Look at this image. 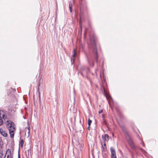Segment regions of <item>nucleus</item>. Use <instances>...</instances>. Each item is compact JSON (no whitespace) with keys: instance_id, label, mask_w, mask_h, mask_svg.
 <instances>
[{"instance_id":"1","label":"nucleus","mask_w":158,"mask_h":158,"mask_svg":"<svg viewBox=\"0 0 158 158\" xmlns=\"http://www.w3.org/2000/svg\"><path fill=\"white\" fill-rule=\"evenodd\" d=\"M6 123L7 127L9 130L10 137L13 138L14 135V131L15 130V124L10 120H7Z\"/></svg>"},{"instance_id":"2","label":"nucleus","mask_w":158,"mask_h":158,"mask_svg":"<svg viewBox=\"0 0 158 158\" xmlns=\"http://www.w3.org/2000/svg\"><path fill=\"white\" fill-rule=\"evenodd\" d=\"M123 130L126 132V138L127 141L128 142V144L130 146V147L133 150H135L136 149V148L134 145V143L130 136L126 132V129L125 127L124 126H121Z\"/></svg>"},{"instance_id":"3","label":"nucleus","mask_w":158,"mask_h":158,"mask_svg":"<svg viewBox=\"0 0 158 158\" xmlns=\"http://www.w3.org/2000/svg\"><path fill=\"white\" fill-rule=\"evenodd\" d=\"M92 46L93 48V53L94 56H95V58L96 60V62H98V51L97 48L96 44L94 41L92 44Z\"/></svg>"},{"instance_id":"4","label":"nucleus","mask_w":158,"mask_h":158,"mask_svg":"<svg viewBox=\"0 0 158 158\" xmlns=\"http://www.w3.org/2000/svg\"><path fill=\"white\" fill-rule=\"evenodd\" d=\"M110 150L111 153V158H117L116 152L114 148L113 147H111Z\"/></svg>"},{"instance_id":"5","label":"nucleus","mask_w":158,"mask_h":158,"mask_svg":"<svg viewBox=\"0 0 158 158\" xmlns=\"http://www.w3.org/2000/svg\"><path fill=\"white\" fill-rule=\"evenodd\" d=\"M76 50L75 49H74L73 50V57L71 58V64H72L73 63L74 61V56L75 54H76Z\"/></svg>"},{"instance_id":"6","label":"nucleus","mask_w":158,"mask_h":158,"mask_svg":"<svg viewBox=\"0 0 158 158\" xmlns=\"http://www.w3.org/2000/svg\"><path fill=\"white\" fill-rule=\"evenodd\" d=\"M0 133L4 137H6L8 135L7 133L2 129H0Z\"/></svg>"},{"instance_id":"7","label":"nucleus","mask_w":158,"mask_h":158,"mask_svg":"<svg viewBox=\"0 0 158 158\" xmlns=\"http://www.w3.org/2000/svg\"><path fill=\"white\" fill-rule=\"evenodd\" d=\"M103 143L102 142L101 143L102 146V149L103 151H105L106 150V144L105 143V141L104 140L103 142Z\"/></svg>"},{"instance_id":"8","label":"nucleus","mask_w":158,"mask_h":158,"mask_svg":"<svg viewBox=\"0 0 158 158\" xmlns=\"http://www.w3.org/2000/svg\"><path fill=\"white\" fill-rule=\"evenodd\" d=\"M24 143V141L23 140H22L20 142L19 145L21 148H23Z\"/></svg>"},{"instance_id":"9","label":"nucleus","mask_w":158,"mask_h":158,"mask_svg":"<svg viewBox=\"0 0 158 158\" xmlns=\"http://www.w3.org/2000/svg\"><path fill=\"white\" fill-rule=\"evenodd\" d=\"M27 123L28 124V126L27 127V128L28 130V135H27V137H28L29 136V134L30 133V127L29 126V123L28 122Z\"/></svg>"},{"instance_id":"10","label":"nucleus","mask_w":158,"mask_h":158,"mask_svg":"<svg viewBox=\"0 0 158 158\" xmlns=\"http://www.w3.org/2000/svg\"><path fill=\"white\" fill-rule=\"evenodd\" d=\"M105 139L106 141H108L109 140V136L107 134L105 135Z\"/></svg>"},{"instance_id":"11","label":"nucleus","mask_w":158,"mask_h":158,"mask_svg":"<svg viewBox=\"0 0 158 158\" xmlns=\"http://www.w3.org/2000/svg\"><path fill=\"white\" fill-rule=\"evenodd\" d=\"M92 123V121L89 118L88 119V124L89 126H90Z\"/></svg>"},{"instance_id":"12","label":"nucleus","mask_w":158,"mask_h":158,"mask_svg":"<svg viewBox=\"0 0 158 158\" xmlns=\"http://www.w3.org/2000/svg\"><path fill=\"white\" fill-rule=\"evenodd\" d=\"M2 116L0 118V125H2V124L3 122L2 119Z\"/></svg>"},{"instance_id":"13","label":"nucleus","mask_w":158,"mask_h":158,"mask_svg":"<svg viewBox=\"0 0 158 158\" xmlns=\"http://www.w3.org/2000/svg\"><path fill=\"white\" fill-rule=\"evenodd\" d=\"M3 156V154L2 152L0 151V158H2Z\"/></svg>"},{"instance_id":"14","label":"nucleus","mask_w":158,"mask_h":158,"mask_svg":"<svg viewBox=\"0 0 158 158\" xmlns=\"http://www.w3.org/2000/svg\"><path fill=\"white\" fill-rule=\"evenodd\" d=\"M39 99L40 100V91H39Z\"/></svg>"},{"instance_id":"15","label":"nucleus","mask_w":158,"mask_h":158,"mask_svg":"<svg viewBox=\"0 0 158 158\" xmlns=\"http://www.w3.org/2000/svg\"><path fill=\"white\" fill-rule=\"evenodd\" d=\"M72 5H71V6H70V9H69V10H70V12H72V8L71 7H72Z\"/></svg>"},{"instance_id":"16","label":"nucleus","mask_w":158,"mask_h":158,"mask_svg":"<svg viewBox=\"0 0 158 158\" xmlns=\"http://www.w3.org/2000/svg\"><path fill=\"white\" fill-rule=\"evenodd\" d=\"M7 158H12L11 155H7Z\"/></svg>"},{"instance_id":"17","label":"nucleus","mask_w":158,"mask_h":158,"mask_svg":"<svg viewBox=\"0 0 158 158\" xmlns=\"http://www.w3.org/2000/svg\"><path fill=\"white\" fill-rule=\"evenodd\" d=\"M103 112L102 110H100L99 111V114L102 113Z\"/></svg>"},{"instance_id":"18","label":"nucleus","mask_w":158,"mask_h":158,"mask_svg":"<svg viewBox=\"0 0 158 158\" xmlns=\"http://www.w3.org/2000/svg\"><path fill=\"white\" fill-rule=\"evenodd\" d=\"M90 126H89L88 127V128H87L88 129V130H90Z\"/></svg>"},{"instance_id":"19","label":"nucleus","mask_w":158,"mask_h":158,"mask_svg":"<svg viewBox=\"0 0 158 158\" xmlns=\"http://www.w3.org/2000/svg\"><path fill=\"white\" fill-rule=\"evenodd\" d=\"M103 123H104L105 124H106V121L105 120H104V121H103Z\"/></svg>"},{"instance_id":"20","label":"nucleus","mask_w":158,"mask_h":158,"mask_svg":"<svg viewBox=\"0 0 158 158\" xmlns=\"http://www.w3.org/2000/svg\"><path fill=\"white\" fill-rule=\"evenodd\" d=\"M79 0V2L80 3V4H81V2L82 0Z\"/></svg>"},{"instance_id":"21","label":"nucleus","mask_w":158,"mask_h":158,"mask_svg":"<svg viewBox=\"0 0 158 158\" xmlns=\"http://www.w3.org/2000/svg\"><path fill=\"white\" fill-rule=\"evenodd\" d=\"M92 67H93L94 66V63L93 62L92 63Z\"/></svg>"},{"instance_id":"22","label":"nucleus","mask_w":158,"mask_h":158,"mask_svg":"<svg viewBox=\"0 0 158 158\" xmlns=\"http://www.w3.org/2000/svg\"><path fill=\"white\" fill-rule=\"evenodd\" d=\"M141 149V150H143H143L142 149H141H141Z\"/></svg>"}]
</instances>
